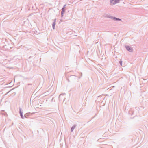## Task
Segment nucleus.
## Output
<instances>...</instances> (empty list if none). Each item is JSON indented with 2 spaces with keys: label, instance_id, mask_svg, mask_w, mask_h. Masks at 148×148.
<instances>
[{
  "label": "nucleus",
  "instance_id": "f257e3e1",
  "mask_svg": "<svg viewBox=\"0 0 148 148\" xmlns=\"http://www.w3.org/2000/svg\"><path fill=\"white\" fill-rule=\"evenodd\" d=\"M120 0H110L111 5H113L119 2Z\"/></svg>",
  "mask_w": 148,
  "mask_h": 148
},
{
  "label": "nucleus",
  "instance_id": "f03ea898",
  "mask_svg": "<svg viewBox=\"0 0 148 148\" xmlns=\"http://www.w3.org/2000/svg\"><path fill=\"white\" fill-rule=\"evenodd\" d=\"M22 109L21 108H19V113L20 115V116L21 118L24 119V117L23 115V113L21 111Z\"/></svg>",
  "mask_w": 148,
  "mask_h": 148
},
{
  "label": "nucleus",
  "instance_id": "7ed1b4c3",
  "mask_svg": "<svg viewBox=\"0 0 148 148\" xmlns=\"http://www.w3.org/2000/svg\"><path fill=\"white\" fill-rule=\"evenodd\" d=\"M126 49L130 52H132V49L130 47L128 46L126 47Z\"/></svg>",
  "mask_w": 148,
  "mask_h": 148
},
{
  "label": "nucleus",
  "instance_id": "20e7f679",
  "mask_svg": "<svg viewBox=\"0 0 148 148\" xmlns=\"http://www.w3.org/2000/svg\"><path fill=\"white\" fill-rule=\"evenodd\" d=\"M77 126V125L76 124L74 125L72 127L71 129V132H72L74 130L75 128Z\"/></svg>",
  "mask_w": 148,
  "mask_h": 148
},
{
  "label": "nucleus",
  "instance_id": "39448f33",
  "mask_svg": "<svg viewBox=\"0 0 148 148\" xmlns=\"http://www.w3.org/2000/svg\"><path fill=\"white\" fill-rule=\"evenodd\" d=\"M36 94L37 93H35V94L34 95H33V94L31 96V98L36 97L38 96V95Z\"/></svg>",
  "mask_w": 148,
  "mask_h": 148
},
{
  "label": "nucleus",
  "instance_id": "423d86ee",
  "mask_svg": "<svg viewBox=\"0 0 148 148\" xmlns=\"http://www.w3.org/2000/svg\"><path fill=\"white\" fill-rule=\"evenodd\" d=\"M65 11V9L64 8H63L62 9V11L61 12V14L62 16H63V14L64 13V12Z\"/></svg>",
  "mask_w": 148,
  "mask_h": 148
},
{
  "label": "nucleus",
  "instance_id": "0eeeda50",
  "mask_svg": "<svg viewBox=\"0 0 148 148\" xmlns=\"http://www.w3.org/2000/svg\"><path fill=\"white\" fill-rule=\"evenodd\" d=\"M55 25H56V22L54 21L53 23V24H52V26H53V29H55Z\"/></svg>",
  "mask_w": 148,
  "mask_h": 148
},
{
  "label": "nucleus",
  "instance_id": "6e6552de",
  "mask_svg": "<svg viewBox=\"0 0 148 148\" xmlns=\"http://www.w3.org/2000/svg\"><path fill=\"white\" fill-rule=\"evenodd\" d=\"M65 94V93H61V94H60L59 95V98L60 97L62 96V95H64Z\"/></svg>",
  "mask_w": 148,
  "mask_h": 148
},
{
  "label": "nucleus",
  "instance_id": "1a4fd4ad",
  "mask_svg": "<svg viewBox=\"0 0 148 148\" xmlns=\"http://www.w3.org/2000/svg\"><path fill=\"white\" fill-rule=\"evenodd\" d=\"M119 63L121 64V66L122 65V61H120Z\"/></svg>",
  "mask_w": 148,
  "mask_h": 148
},
{
  "label": "nucleus",
  "instance_id": "9d476101",
  "mask_svg": "<svg viewBox=\"0 0 148 148\" xmlns=\"http://www.w3.org/2000/svg\"><path fill=\"white\" fill-rule=\"evenodd\" d=\"M115 19H116V20H119V21H121V20L120 19H118L117 18H116Z\"/></svg>",
  "mask_w": 148,
  "mask_h": 148
},
{
  "label": "nucleus",
  "instance_id": "9b49d317",
  "mask_svg": "<svg viewBox=\"0 0 148 148\" xmlns=\"http://www.w3.org/2000/svg\"><path fill=\"white\" fill-rule=\"evenodd\" d=\"M26 114H25V117H26Z\"/></svg>",
  "mask_w": 148,
  "mask_h": 148
}]
</instances>
